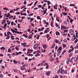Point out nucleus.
Here are the masks:
<instances>
[{
    "instance_id": "f257e3e1",
    "label": "nucleus",
    "mask_w": 78,
    "mask_h": 78,
    "mask_svg": "<svg viewBox=\"0 0 78 78\" xmlns=\"http://www.w3.org/2000/svg\"><path fill=\"white\" fill-rule=\"evenodd\" d=\"M61 73L62 74H64L65 73V74L67 73V70H65L64 72V70L63 69H62V68H60L57 71V73Z\"/></svg>"
},
{
    "instance_id": "f03ea898",
    "label": "nucleus",
    "mask_w": 78,
    "mask_h": 78,
    "mask_svg": "<svg viewBox=\"0 0 78 78\" xmlns=\"http://www.w3.org/2000/svg\"><path fill=\"white\" fill-rule=\"evenodd\" d=\"M69 33L71 35H73V33H74V32H73V30L71 29L69 30Z\"/></svg>"
},
{
    "instance_id": "7ed1b4c3",
    "label": "nucleus",
    "mask_w": 78,
    "mask_h": 78,
    "mask_svg": "<svg viewBox=\"0 0 78 78\" xmlns=\"http://www.w3.org/2000/svg\"><path fill=\"white\" fill-rule=\"evenodd\" d=\"M21 69V70H25L26 67H25V66L23 65L22 66Z\"/></svg>"
},
{
    "instance_id": "20e7f679",
    "label": "nucleus",
    "mask_w": 78,
    "mask_h": 78,
    "mask_svg": "<svg viewBox=\"0 0 78 78\" xmlns=\"http://www.w3.org/2000/svg\"><path fill=\"white\" fill-rule=\"evenodd\" d=\"M51 73V72L50 71H49V72H46V73H45V74L47 76H49L50 75V73Z\"/></svg>"
},
{
    "instance_id": "39448f33",
    "label": "nucleus",
    "mask_w": 78,
    "mask_h": 78,
    "mask_svg": "<svg viewBox=\"0 0 78 78\" xmlns=\"http://www.w3.org/2000/svg\"><path fill=\"white\" fill-rule=\"evenodd\" d=\"M21 44V45H23V46L24 47H25V46L26 47H27V44H26V43H22Z\"/></svg>"
},
{
    "instance_id": "423d86ee",
    "label": "nucleus",
    "mask_w": 78,
    "mask_h": 78,
    "mask_svg": "<svg viewBox=\"0 0 78 78\" xmlns=\"http://www.w3.org/2000/svg\"><path fill=\"white\" fill-rule=\"evenodd\" d=\"M14 33H17V34H22L23 33L22 32H19V31H17L16 30H15Z\"/></svg>"
},
{
    "instance_id": "0eeeda50",
    "label": "nucleus",
    "mask_w": 78,
    "mask_h": 78,
    "mask_svg": "<svg viewBox=\"0 0 78 78\" xmlns=\"http://www.w3.org/2000/svg\"><path fill=\"white\" fill-rule=\"evenodd\" d=\"M34 47H39V44L36 43V44H34Z\"/></svg>"
},
{
    "instance_id": "6e6552de",
    "label": "nucleus",
    "mask_w": 78,
    "mask_h": 78,
    "mask_svg": "<svg viewBox=\"0 0 78 78\" xmlns=\"http://www.w3.org/2000/svg\"><path fill=\"white\" fill-rule=\"evenodd\" d=\"M62 47H60L58 49L57 51L58 52L60 50V51H61L62 50Z\"/></svg>"
},
{
    "instance_id": "1a4fd4ad",
    "label": "nucleus",
    "mask_w": 78,
    "mask_h": 78,
    "mask_svg": "<svg viewBox=\"0 0 78 78\" xmlns=\"http://www.w3.org/2000/svg\"><path fill=\"white\" fill-rule=\"evenodd\" d=\"M61 28H63V29H66L67 27H66L64 26H62L61 25Z\"/></svg>"
},
{
    "instance_id": "9d476101",
    "label": "nucleus",
    "mask_w": 78,
    "mask_h": 78,
    "mask_svg": "<svg viewBox=\"0 0 78 78\" xmlns=\"http://www.w3.org/2000/svg\"><path fill=\"white\" fill-rule=\"evenodd\" d=\"M43 48L44 49H46V48H47V44H44L43 46Z\"/></svg>"
},
{
    "instance_id": "9b49d317",
    "label": "nucleus",
    "mask_w": 78,
    "mask_h": 78,
    "mask_svg": "<svg viewBox=\"0 0 78 78\" xmlns=\"http://www.w3.org/2000/svg\"><path fill=\"white\" fill-rule=\"evenodd\" d=\"M59 41V40H58L57 39H56L55 40V42L56 43V44H58V42Z\"/></svg>"
},
{
    "instance_id": "f8f14e48",
    "label": "nucleus",
    "mask_w": 78,
    "mask_h": 78,
    "mask_svg": "<svg viewBox=\"0 0 78 78\" xmlns=\"http://www.w3.org/2000/svg\"><path fill=\"white\" fill-rule=\"evenodd\" d=\"M69 60H70V58H69L68 60H66V63L67 64H69Z\"/></svg>"
},
{
    "instance_id": "ddd939ff",
    "label": "nucleus",
    "mask_w": 78,
    "mask_h": 78,
    "mask_svg": "<svg viewBox=\"0 0 78 78\" xmlns=\"http://www.w3.org/2000/svg\"><path fill=\"white\" fill-rule=\"evenodd\" d=\"M67 33H65V32H63L62 33V35H63V36H67Z\"/></svg>"
},
{
    "instance_id": "4468645a",
    "label": "nucleus",
    "mask_w": 78,
    "mask_h": 78,
    "mask_svg": "<svg viewBox=\"0 0 78 78\" xmlns=\"http://www.w3.org/2000/svg\"><path fill=\"white\" fill-rule=\"evenodd\" d=\"M78 39H77V38H76V40L74 41L75 44H76V43H77V42H78Z\"/></svg>"
},
{
    "instance_id": "2eb2a0df",
    "label": "nucleus",
    "mask_w": 78,
    "mask_h": 78,
    "mask_svg": "<svg viewBox=\"0 0 78 78\" xmlns=\"http://www.w3.org/2000/svg\"><path fill=\"white\" fill-rule=\"evenodd\" d=\"M37 19H39L40 20H41V17L39 16H37Z\"/></svg>"
},
{
    "instance_id": "dca6fc26",
    "label": "nucleus",
    "mask_w": 78,
    "mask_h": 78,
    "mask_svg": "<svg viewBox=\"0 0 78 78\" xmlns=\"http://www.w3.org/2000/svg\"><path fill=\"white\" fill-rule=\"evenodd\" d=\"M70 6H76V5L74 4H70L69 5Z\"/></svg>"
},
{
    "instance_id": "f3484780",
    "label": "nucleus",
    "mask_w": 78,
    "mask_h": 78,
    "mask_svg": "<svg viewBox=\"0 0 78 78\" xmlns=\"http://www.w3.org/2000/svg\"><path fill=\"white\" fill-rule=\"evenodd\" d=\"M13 61L14 64H17V61H16V60H13Z\"/></svg>"
},
{
    "instance_id": "a211bd4d",
    "label": "nucleus",
    "mask_w": 78,
    "mask_h": 78,
    "mask_svg": "<svg viewBox=\"0 0 78 78\" xmlns=\"http://www.w3.org/2000/svg\"><path fill=\"white\" fill-rule=\"evenodd\" d=\"M11 30L13 33L15 32V30H14V29H11Z\"/></svg>"
},
{
    "instance_id": "6ab92c4d",
    "label": "nucleus",
    "mask_w": 78,
    "mask_h": 78,
    "mask_svg": "<svg viewBox=\"0 0 78 78\" xmlns=\"http://www.w3.org/2000/svg\"><path fill=\"white\" fill-rule=\"evenodd\" d=\"M7 38H6V39H9V38H10V37L9 36V35H7Z\"/></svg>"
},
{
    "instance_id": "aec40b11",
    "label": "nucleus",
    "mask_w": 78,
    "mask_h": 78,
    "mask_svg": "<svg viewBox=\"0 0 78 78\" xmlns=\"http://www.w3.org/2000/svg\"><path fill=\"white\" fill-rule=\"evenodd\" d=\"M10 37L11 38V39L14 40V36H11Z\"/></svg>"
},
{
    "instance_id": "412c9836",
    "label": "nucleus",
    "mask_w": 78,
    "mask_h": 78,
    "mask_svg": "<svg viewBox=\"0 0 78 78\" xmlns=\"http://www.w3.org/2000/svg\"><path fill=\"white\" fill-rule=\"evenodd\" d=\"M6 26H7V23H5V25H4V28H6Z\"/></svg>"
},
{
    "instance_id": "4be33fe9",
    "label": "nucleus",
    "mask_w": 78,
    "mask_h": 78,
    "mask_svg": "<svg viewBox=\"0 0 78 78\" xmlns=\"http://www.w3.org/2000/svg\"><path fill=\"white\" fill-rule=\"evenodd\" d=\"M31 60H35V59H32V58H30L28 60V62H29V61H31Z\"/></svg>"
},
{
    "instance_id": "5701e85b",
    "label": "nucleus",
    "mask_w": 78,
    "mask_h": 78,
    "mask_svg": "<svg viewBox=\"0 0 78 78\" xmlns=\"http://www.w3.org/2000/svg\"><path fill=\"white\" fill-rule=\"evenodd\" d=\"M48 5H50V4H51V2H50V1H48V2L47 3Z\"/></svg>"
},
{
    "instance_id": "b1692460",
    "label": "nucleus",
    "mask_w": 78,
    "mask_h": 78,
    "mask_svg": "<svg viewBox=\"0 0 78 78\" xmlns=\"http://www.w3.org/2000/svg\"><path fill=\"white\" fill-rule=\"evenodd\" d=\"M73 45H71L70 46V48H72L73 50H74V48L73 47Z\"/></svg>"
},
{
    "instance_id": "393cba45",
    "label": "nucleus",
    "mask_w": 78,
    "mask_h": 78,
    "mask_svg": "<svg viewBox=\"0 0 78 78\" xmlns=\"http://www.w3.org/2000/svg\"><path fill=\"white\" fill-rule=\"evenodd\" d=\"M53 48H55V44L52 45L51 47V49H52Z\"/></svg>"
},
{
    "instance_id": "a878e982",
    "label": "nucleus",
    "mask_w": 78,
    "mask_h": 78,
    "mask_svg": "<svg viewBox=\"0 0 78 78\" xmlns=\"http://www.w3.org/2000/svg\"><path fill=\"white\" fill-rule=\"evenodd\" d=\"M62 14L63 15H64L65 16H66V15H67V13H66L65 12H62Z\"/></svg>"
},
{
    "instance_id": "bb28decb",
    "label": "nucleus",
    "mask_w": 78,
    "mask_h": 78,
    "mask_svg": "<svg viewBox=\"0 0 78 78\" xmlns=\"http://www.w3.org/2000/svg\"><path fill=\"white\" fill-rule=\"evenodd\" d=\"M49 34H47L46 35V37H47V39H48L49 37Z\"/></svg>"
},
{
    "instance_id": "cd10ccee",
    "label": "nucleus",
    "mask_w": 78,
    "mask_h": 78,
    "mask_svg": "<svg viewBox=\"0 0 78 78\" xmlns=\"http://www.w3.org/2000/svg\"><path fill=\"white\" fill-rule=\"evenodd\" d=\"M70 20V23H71L72 24V22H73V20H72V19H71V20Z\"/></svg>"
},
{
    "instance_id": "c85d7f7f",
    "label": "nucleus",
    "mask_w": 78,
    "mask_h": 78,
    "mask_svg": "<svg viewBox=\"0 0 78 78\" xmlns=\"http://www.w3.org/2000/svg\"><path fill=\"white\" fill-rule=\"evenodd\" d=\"M14 72H17V70L16 69H13Z\"/></svg>"
},
{
    "instance_id": "c756f323",
    "label": "nucleus",
    "mask_w": 78,
    "mask_h": 78,
    "mask_svg": "<svg viewBox=\"0 0 78 78\" xmlns=\"http://www.w3.org/2000/svg\"><path fill=\"white\" fill-rule=\"evenodd\" d=\"M5 17H8V15H7V14L5 13Z\"/></svg>"
},
{
    "instance_id": "7c9ffc66",
    "label": "nucleus",
    "mask_w": 78,
    "mask_h": 78,
    "mask_svg": "<svg viewBox=\"0 0 78 78\" xmlns=\"http://www.w3.org/2000/svg\"><path fill=\"white\" fill-rule=\"evenodd\" d=\"M8 52H9L10 53H11V49L9 48L8 50Z\"/></svg>"
},
{
    "instance_id": "2f4dec72",
    "label": "nucleus",
    "mask_w": 78,
    "mask_h": 78,
    "mask_svg": "<svg viewBox=\"0 0 78 78\" xmlns=\"http://www.w3.org/2000/svg\"><path fill=\"white\" fill-rule=\"evenodd\" d=\"M64 24L65 25H67V22L66 21H65L64 22Z\"/></svg>"
},
{
    "instance_id": "473e14b6",
    "label": "nucleus",
    "mask_w": 78,
    "mask_h": 78,
    "mask_svg": "<svg viewBox=\"0 0 78 78\" xmlns=\"http://www.w3.org/2000/svg\"><path fill=\"white\" fill-rule=\"evenodd\" d=\"M7 35H10V32L9 31L7 33Z\"/></svg>"
},
{
    "instance_id": "72a5a7b5",
    "label": "nucleus",
    "mask_w": 78,
    "mask_h": 78,
    "mask_svg": "<svg viewBox=\"0 0 78 78\" xmlns=\"http://www.w3.org/2000/svg\"><path fill=\"white\" fill-rule=\"evenodd\" d=\"M27 1H24V2H23V4H24V5H27Z\"/></svg>"
},
{
    "instance_id": "f704fd0d",
    "label": "nucleus",
    "mask_w": 78,
    "mask_h": 78,
    "mask_svg": "<svg viewBox=\"0 0 78 78\" xmlns=\"http://www.w3.org/2000/svg\"><path fill=\"white\" fill-rule=\"evenodd\" d=\"M3 9H4V10H8L9 9L5 8H4Z\"/></svg>"
},
{
    "instance_id": "c9c22d12",
    "label": "nucleus",
    "mask_w": 78,
    "mask_h": 78,
    "mask_svg": "<svg viewBox=\"0 0 78 78\" xmlns=\"http://www.w3.org/2000/svg\"><path fill=\"white\" fill-rule=\"evenodd\" d=\"M33 2H31V4H30L29 5L28 4V5H29V6H31L32 5V4H33Z\"/></svg>"
},
{
    "instance_id": "e433bc0d",
    "label": "nucleus",
    "mask_w": 78,
    "mask_h": 78,
    "mask_svg": "<svg viewBox=\"0 0 78 78\" xmlns=\"http://www.w3.org/2000/svg\"><path fill=\"white\" fill-rule=\"evenodd\" d=\"M32 37H33L32 36H30L28 37V39H31V38H32Z\"/></svg>"
},
{
    "instance_id": "4c0bfd02",
    "label": "nucleus",
    "mask_w": 78,
    "mask_h": 78,
    "mask_svg": "<svg viewBox=\"0 0 78 78\" xmlns=\"http://www.w3.org/2000/svg\"><path fill=\"white\" fill-rule=\"evenodd\" d=\"M41 9H44V10L45 9H44V6H42V7L41 8Z\"/></svg>"
},
{
    "instance_id": "58836bf2",
    "label": "nucleus",
    "mask_w": 78,
    "mask_h": 78,
    "mask_svg": "<svg viewBox=\"0 0 78 78\" xmlns=\"http://www.w3.org/2000/svg\"><path fill=\"white\" fill-rule=\"evenodd\" d=\"M68 31V30L66 29L64 30V32L66 33Z\"/></svg>"
},
{
    "instance_id": "ea45409f",
    "label": "nucleus",
    "mask_w": 78,
    "mask_h": 78,
    "mask_svg": "<svg viewBox=\"0 0 78 78\" xmlns=\"http://www.w3.org/2000/svg\"><path fill=\"white\" fill-rule=\"evenodd\" d=\"M28 56H33V54H28Z\"/></svg>"
},
{
    "instance_id": "a19ab883",
    "label": "nucleus",
    "mask_w": 78,
    "mask_h": 78,
    "mask_svg": "<svg viewBox=\"0 0 78 78\" xmlns=\"http://www.w3.org/2000/svg\"><path fill=\"white\" fill-rule=\"evenodd\" d=\"M3 17V15H2V13H0V18H2Z\"/></svg>"
},
{
    "instance_id": "79ce46f5",
    "label": "nucleus",
    "mask_w": 78,
    "mask_h": 78,
    "mask_svg": "<svg viewBox=\"0 0 78 78\" xmlns=\"http://www.w3.org/2000/svg\"><path fill=\"white\" fill-rule=\"evenodd\" d=\"M78 53V50H76L75 52V53L76 54V53Z\"/></svg>"
},
{
    "instance_id": "37998d69",
    "label": "nucleus",
    "mask_w": 78,
    "mask_h": 78,
    "mask_svg": "<svg viewBox=\"0 0 78 78\" xmlns=\"http://www.w3.org/2000/svg\"><path fill=\"white\" fill-rule=\"evenodd\" d=\"M12 11H13L12 10H10V11H9L10 13H11V12H12Z\"/></svg>"
},
{
    "instance_id": "c03bdc74",
    "label": "nucleus",
    "mask_w": 78,
    "mask_h": 78,
    "mask_svg": "<svg viewBox=\"0 0 78 78\" xmlns=\"http://www.w3.org/2000/svg\"><path fill=\"white\" fill-rule=\"evenodd\" d=\"M23 66H26V67H28V65L27 64H24Z\"/></svg>"
},
{
    "instance_id": "a18cd8bd",
    "label": "nucleus",
    "mask_w": 78,
    "mask_h": 78,
    "mask_svg": "<svg viewBox=\"0 0 78 78\" xmlns=\"http://www.w3.org/2000/svg\"><path fill=\"white\" fill-rule=\"evenodd\" d=\"M68 37H70V34L68 33Z\"/></svg>"
},
{
    "instance_id": "49530a36",
    "label": "nucleus",
    "mask_w": 78,
    "mask_h": 78,
    "mask_svg": "<svg viewBox=\"0 0 78 78\" xmlns=\"http://www.w3.org/2000/svg\"><path fill=\"white\" fill-rule=\"evenodd\" d=\"M56 26L57 27H59V24H58V23H56Z\"/></svg>"
},
{
    "instance_id": "de8ad7c7",
    "label": "nucleus",
    "mask_w": 78,
    "mask_h": 78,
    "mask_svg": "<svg viewBox=\"0 0 78 78\" xmlns=\"http://www.w3.org/2000/svg\"><path fill=\"white\" fill-rule=\"evenodd\" d=\"M44 33H48V32L46 30L44 31Z\"/></svg>"
},
{
    "instance_id": "09e8293b",
    "label": "nucleus",
    "mask_w": 78,
    "mask_h": 78,
    "mask_svg": "<svg viewBox=\"0 0 78 78\" xmlns=\"http://www.w3.org/2000/svg\"><path fill=\"white\" fill-rule=\"evenodd\" d=\"M63 47H64V48H66V44H64L63 45Z\"/></svg>"
},
{
    "instance_id": "8fccbe9b",
    "label": "nucleus",
    "mask_w": 78,
    "mask_h": 78,
    "mask_svg": "<svg viewBox=\"0 0 78 78\" xmlns=\"http://www.w3.org/2000/svg\"><path fill=\"white\" fill-rule=\"evenodd\" d=\"M71 72L72 73H73V72H74V69H72Z\"/></svg>"
},
{
    "instance_id": "3c124183",
    "label": "nucleus",
    "mask_w": 78,
    "mask_h": 78,
    "mask_svg": "<svg viewBox=\"0 0 78 78\" xmlns=\"http://www.w3.org/2000/svg\"><path fill=\"white\" fill-rule=\"evenodd\" d=\"M72 53H70L69 54V56H72Z\"/></svg>"
},
{
    "instance_id": "603ef678",
    "label": "nucleus",
    "mask_w": 78,
    "mask_h": 78,
    "mask_svg": "<svg viewBox=\"0 0 78 78\" xmlns=\"http://www.w3.org/2000/svg\"><path fill=\"white\" fill-rule=\"evenodd\" d=\"M0 77H1V78H3V75L1 74V75H0Z\"/></svg>"
},
{
    "instance_id": "864d4df0",
    "label": "nucleus",
    "mask_w": 78,
    "mask_h": 78,
    "mask_svg": "<svg viewBox=\"0 0 78 78\" xmlns=\"http://www.w3.org/2000/svg\"><path fill=\"white\" fill-rule=\"evenodd\" d=\"M15 48L17 50V51H18L19 50L18 49H19V47H16Z\"/></svg>"
},
{
    "instance_id": "5fc2aeb1",
    "label": "nucleus",
    "mask_w": 78,
    "mask_h": 78,
    "mask_svg": "<svg viewBox=\"0 0 78 78\" xmlns=\"http://www.w3.org/2000/svg\"><path fill=\"white\" fill-rule=\"evenodd\" d=\"M76 60H77V58H76V57H75L74 58V61H76Z\"/></svg>"
},
{
    "instance_id": "6e6d98bb",
    "label": "nucleus",
    "mask_w": 78,
    "mask_h": 78,
    "mask_svg": "<svg viewBox=\"0 0 78 78\" xmlns=\"http://www.w3.org/2000/svg\"><path fill=\"white\" fill-rule=\"evenodd\" d=\"M56 20L57 21H58V22H59V19H57V18H56Z\"/></svg>"
},
{
    "instance_id": "4d7b16f0",
    "label": "nucleus",
    "mask_w": 78,
    "mask_h": 78,
    "mask_svg": "<svg viewBox=\"0 0 78 78\" xmlns=\"http://www.w3.org/2000/svg\"><path fill=\"white\" fill-rule=\"evenodd\" d=\"M48 29H49V28H48L46 29V30H47V31H50V30H48Z\"/></svg>"
},
{
    "instance_id": "13d9d810",
    "label": "nucleus",
    "mask_w": 78,
    "mask_h": 78,
    "mask_svg": "<svg viewBox=\"0 0 78 78\" xmlns=\"http://www.w3.org/2000/svg\"><path fill=\"white\" fill-rule=\"evenodd\" d=\"M76 48L78 49V43L76 45Z\"/></svg>"
},
{
    "instance_id": "bf43d9fd",
    "label": "nucleus",
    "mask_w": 78,
    "mask_h": 78,
    "mask_svg": "<svg viewBox=\"0 0 78 78\" xmlns=\"http://www.w3.org/2000/svg\"><path fill=\"white\" fill-rule=\"evenodd\" d=\"M38 2L36 1V2H35V3H34V5H36L37 4V3Z\"/></svg>"
},
{
    "instance_id": "052dcab7",
    "label": "nucleus",
    "mask_w": 78,
    "mask_h": 78,
    "mask_svg": "<svg viewBox=\"0 0 78 78\" xmlns=\"http://www.w3.org/2000/svg\"><path fill=\"white\" fill-rule=\"evenodd\" d=\"M48 65H47V66L46 67V69H48Z\"/></svg>"
},
{
    "instance_id": "680f3d73",
    "label": "nucleus",
    "mask_w": 78,
    "mask_h": 78,
    "mask_svg": "<svg viewBox=\"0 0 78 78\" xmlns=\"http://www.w3.org/2000/svg\"><path fill=\"white\" fill-rule=\"evenodd\" d=\"M23 15L24 16H27V14L25 13H24L23 14Z\"/></svg>"
},
{
    "instance_id": "e2e57ef3",
    "label": "nucleus",
    "mask_w": 78,
    "mask_h": 78,
    "mask_svg": "<svg viewBox=\"0 0 78 78\" xmlns=\"http://www.w3.org/2000/svg\"><path fill=\"white\" fill-rule=\"evenodd\" d=\"M43 30H44V27L42 28L41 29V31H43Z\"/></svg>"
},
{
    "instance_id": "0e129e2a",
    "label": "nucleus",
    "mask_w": 78,
    "mask_h": 78,
    "mask_svg": "<svg viewBox=\"0 0 78 78\" xmlns=\"http://www.w3.org/2000/svg\"><path fill=\"white\" fill-rule=\"evenodd\" d=\"M55 78H58V76L57 75H55Z\"/></svg>"
},
{
    "instance_id": "69168bd1",
    "label": "nucleus",
    "mask_w": 78,
    "mask_h": 78,
    "mask_svg": "<svg viewBox=\"0 0 78 78\" xmlns=\"http://www.w3.org/2000/svg\"><path fill=\"white\" fill-rule=\"evenodd\" d=\"M16 14L17 15L20 14V12H18L16 13Z\"/></svg>"
},
{
    "instance_id": "338daca9",
    "label": "nucleus",
    "mask_w": 78,
    "mask_h": 78,
    "mask_svg": "<svg viewBox=\"0 0 78 78\" xmlns=\"http://www.w3.org/2000/svg\"><path fill=\"white\" fill-rule=\"evenodd\" d=\"M44 14H46V11H45V10H44Z\"/></svg>"
},
{
    "instance_id": "774afa93",
    "label": "nucleus",
    "mask_w": 78,
    "mask_h": 78,
    "mask_svg": "<svg viewBox=\"0 0 78 78\" xmlns=\"http://www.w3.org/2000/svg\"><path fill=\"white\" fill-rule=\"evenodd\" d=\"M63 42H67V40H64L63 41Z\"/></svg>"
}]
</instances>
